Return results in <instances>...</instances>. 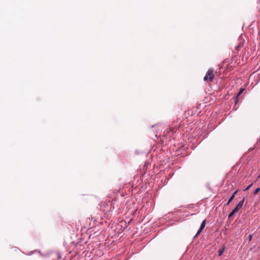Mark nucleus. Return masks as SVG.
Returning <instances> with one entry per match:
<instances>
[{
	"label": "nucleus",
	"instance_id": "obj_4",
	"mask_svg": "<svg viewBox=\"0 0 260 260\" xmlns=\"http://www.w3.org/2000/svg\"><path fill=\"white\" fill-rule=\"evenodd\" d=\"M238 190H236L234 193L233 194H232V196L231 197V198H230V199L229 200L228 203H226V205H229L230 204V203L233 201V200L234 199V198L235 197V195L237 194V193L238 192Z\"/></svg>",
	"mask_w": 260,
	"mask_h": 260
},
{
	"label": "nucleus",
	"instance_id": "obj_10",
	"mask_svg": "<svg viewBox=\"0 0 260 260\" xmlns=\"http://www.w3.org/2000/svg\"><path fill=\"white\" fill-rule=\"evenodd\" d=\"M241 45H239V46H237V47H236V49H237V50H239V48H240V47H241Z\"/></svg>",
	"mask_w": 260,
	"mask_h": 260
},
{
	"label": "nucleus",
	"instance_id": "obj_2",
	"mask_svg": "<svg viewBox=\"0 0 260 260\" xmlns=\"http://www.w3.org/2000/svg\"><path fill=\"white\" fill-rule=\"evenodd\" d=\"M244 201H245V198H243V199L241 201H240L238 203V204L236 205V206L235 207L234 209H235L237 211V212H238L239 211V210L240 209H241V208L242 207V206L243 205Z\"/></svg>",
	"mask_w": 260,
	"mask_h": 260
},
{
	"label": "nucleus",
	"instance_id": "obj_1",
	"mask_svg": "<svg viewBox=\"0 0 260 260\" xmlns=\"http://www.w3.org/2000/svg\"><path fill=\"white\" fill-rule=\"evenodd\" d=\"M216 74V72L214 71L213 69H209L204 78V80L206 82H212L215 78V75Z\"/></svg>",
	"mask_w": 260,
	"mask_h": 260
},
{
	"label": "nucleus",
	"instance_id": "obj_7",
	"mask_svg": "<svg viewBox=\"0 0 260 260\" xmlns=\"http://www.w3.org/2000/svg\"><path fill=\"white\" fill-rule=\"evenodd\" d=\"M259 191H260V188H259H259H257V189H256L255 190V191H254V195L257 194L258 193V192H259Z\"/></svg>",
	"mask_w": 260,
	"mask_h": 260
},
{
	"label": "nucleus",
	"instance_id": "obj_11",
	"mask_svg": "<svg viewBox=\"0 0 260 260\" xmlns=\"http://www.w3.org/2000/svg\"><path fill=\"white\" fill-rule=\"evenodd\" d=\"M249 240H251V239H252V235H250L249 236Z\"/></svg>",
	"mask_w": 260,
	"mask_h": 260
},
{
	"label": "nucleus",
	"instance_id": "obj_8",
	"mask_svg": "<svg viewBox=\"0 0 260 260\" xmlns=\"http://www.w3.org/2000/svg\"><path fill=\"white\" fill-rule=\"evenodd\" d=\"M252 183L250 184L249 185H248L245 189H244V191L248 190L250 189V188L252 186Z\"/></svg>",
	"mask_w": 260,
	"mask_h": 260
},
{
	"label": "nucleus",
	"instance_id": "obj_9",
	"mask_svg": "<svg viewBox=\"0 0 260 260\" xmlns=\"http://www.w3.org/2000/svg\"><path fill=\"white\" fill-rule=\"evenodd\" d=\"M223 252V249H219L218 250V255L219 256H221Z\"/></svg>",
	"mask_w": 260,
	"mask_h": 260
},
{
	"label": "nucleus",
	"instance_id": "obj_5",
	"mask_svg": "<svg viewBox=\"0 0 260 260\" xmlns=\"http://www.w3.org/2000/svg\"><path fill=\"white\" fill-rule=\"evenodd\" d=\"M244 90V88H241L240 89L239 91L238 92V93L237 94V95L236 97V103H237L238 102V97H239V96H240L242 94V93L243 92Z\"/></svg>",
	"mask_w": 260,
	"mask_h": 260
},
{
	"label": "nucleus",
	"instance_id": "obj_6",
	"mask_svg": "<svg viewBox=\"0 0 260 260\" xmlns=\"http://www.w3.org/2000/svg\"><path fill=\"white\" fill-rule=\"evenodd\" d=\"M236 212H237V211L234 209L233 210L229 215V218L232 217Z\"/></svg>",
	"mask_w": 260,
	"mask_h": 260
},
{
	"label": "nucleus",
	"instance_id": "obj_3",
	"mask_svg": "<svg viewBox=\"0 0 260 260\" xmlns=\"http://www.w3.org/2000/svg\"><path fill=\"white\" fill-rule=\"evenodd\" d=\"M205 225H206V220H204L202 221L201 226H200V228L198 230V233L196 236H197L198 235H199L202 232V231L204 229Z\"/></svg>",
	"mask_w": 260,
	"mask_h": 260
}]
</instances>
